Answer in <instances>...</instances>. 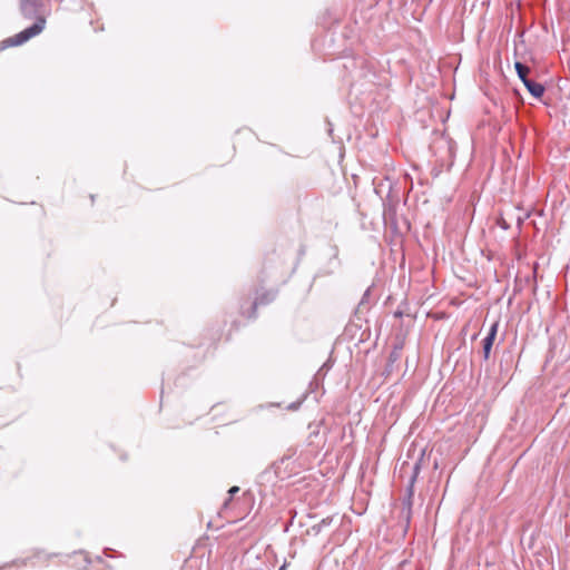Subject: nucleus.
<instances>
[{"instance_id":"nucleus-7","label":"nucleus","mask_w":570,"mask_h":570,"mask_svg":"<svg viewBox=\"0 0 570 570\" xmlns=\"http://www.w3.org/2000/svg\"><path fill=\"white\" fill-rule=\"evenodd\" d=\"M419 470H420V466H419V464H416L414 468V476L417 474Z\"/></svg>"},{"instance_id":"nucleus-6","label":"nucleus","mask_w":570,"mask_h":570,"mask_svg":"<svg viewBox=\"0 0 570 570\" xmlns=\"http://www.w3.org/2000/svg\"><path fill=\"white\" fill-rule=\"evenodd\" d=\"M238 491H239V488H238V487H233V488H230L229 493H230V494H234V493H236V492H238Z\"/></svg>"},{"instance_id":"nucleus-5","label":"nucleus","mask_w":570,"mask_h":570,"mask_svg":"<svg viewBox=\"0 0 570 570\" xmlns=\"http://www.w3.org/2000/svg\"><path fill=\"white\" fill-rule=\"evenodd\" d=\"M405 510H406V514L409 515L411 512V501L410 500L405 503Z\"/></svg>"},{"instance_id":"nucleus-8","label":"nucleus","mask_w":570,"mask_h":570,"mask_svg":"<svg viewBox=\"0 0 570 570\" xmlns=\"http://www.w3.org/2000/svg\"><path fill=\"white\" fill-rule=\"evenodd\" d=\"M22 10L26 11L27 10V3H23L22 4Z\"/></svg>"},{"instance_id":"nucleus-2","label":"nucleus","mask_w":570,"mask_h":570,"mask_svg":"<svg viewBox=\"0 0 570 570\" xmlns=\"http://www.w3.org/2000/svg\"><path fill=\"white\" fill-rule=\"evenodd\" d=\"M514 68L517 70L519 78L521 79V81L523 82V85L525 86L528 91L533 97L540 99L543 96L546 89H544L543 85L535 82L528 78V75L530 73V68L519 61H517L514 63Z\"/></svg>"},{"instance_id":"nucleus-1","label":"nucleus","mask_w":570,"mask_h":570,"mask_svg":"<svg viewBox=\"0 0 570 570\" xmlns=\"http://www.w3.org/2000/svg\"><path fill=\"white\" fill-rule=\"evenodd\" d=\"M46 26V19L43 17H39L37 21L29 28L22 30L21 32L14 35L13 37H10L3 41L7 46H20L31 38L38 36L42 32Z\"/></svg>"},{"instance_id":"nucleus-3","label":"nucleus","mask_w":570,"mask_h":570,"mask_svg":"<svg viewBox=\"0 0 570 570\" xmlns=\"http://www.w3.org/2000/svg\"><path fill=\"white\" fill-rule=\"evenodd\" d=\"M498 327H499L498 322H494L492 324L488 335L483 340V357H484V360H488L490 357L491 348H492L495 337H497Z\"/></svg>"},{"instance_id":"nucleus-4","label":"nucleus","mask_w":570,"mask_h":570,"mask_svg":"<svg viewBox=\"0 0 570 570\" xmlns=\"http://www.w3.org/2000/svg\"><path fill=\"white\" fill-rule=\"evenodd\" d=\"M236 138H246L250 140L253 138V132L248 129H240L236 132Z\"/></svg>"}]
</instances>
